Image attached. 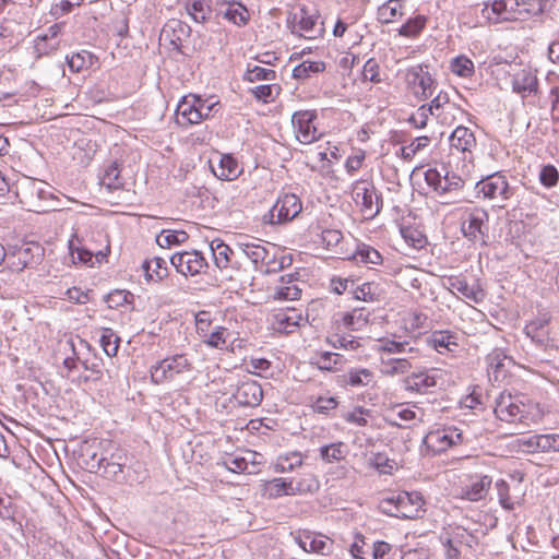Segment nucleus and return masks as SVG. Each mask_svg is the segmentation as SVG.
I'll use <instances>...</instances> for the list:
<instances>
[{
    "mask_svg": "<svg viewBox=\"0 0 559 559\" xmlns=\"http://www.w3.org/2000/svg\"><path fill=\"white\" fill-rule=\"evenodd\" d=\"M218 105L219 102H214L213 98H202L192 94L185 96L176 109V123L182 128L200 123L212 117Z\"/></svg>",
    "mask_w": 559,
    "mask_h": 559,
    "instance_id": "obj_1",
    "label": "nucleus"
},
{
    "mask_svg": "<svg viewBox=\"0 0 559 559\" xmlns=\"http://www.w3.org/2000/svg\"><path fill=\"white\" fill-rule=\"evenodd\" d=\"M481 16L489 24L525 21L532 10L525 1L520 0H491L484 3Z\"/></svg>",
    "mask_w": 559,
    "mask_h": 559,
    "instance_id": "obj_2",
    "label": "nucleus"
},
{
    "mask_svg": "<svg viewBox=\"0 0 559 559\" xmlns=\"http://www.w3.org/2000/svg\"><path fill=\"white\" fill-rule=\"evenodd\" d=\"M192 369L193 364L186 354H175L151 366L150 373L153 383L162 384L175 381L179 377L190 373Z\"/></svg>",
    "mask_w": 559,
    "mask_h": 559,
    "instance_id": "obj_3",
    "label": "nucleus"
},
{
    "mask_svg": "<svg viewBox=\"0 0 559 559\" xmlns=\"http://www.w3.org/2000/svg\"><path fill=\"white\" fill-rule=\"evenodd\" d=\"M352 198L366 218L376 217L383 205L381 193L372 181L357 180L352 187Z\"/></svg>",
    "mask_w": 559,
    "mask_h": 559,
    "instance_id": "obj_4",
    "label": "nucleus"
},
{
    "mask_svg": "<svg viewBox=\"0 0 559 559\" xmlns=\"http://www.w3.org/2000/svg\"><path fill=\"white\" fill-rule=\"evenodd\" d=\"M466 441L462 429L455 426H448L429 431L425 436L423 443L432 454H439Z\"/></svg>",
    "mask_w": 559,
    "mask_h": 559,
    "instance_id": "obj_5",
    "label": "nucleus"
},
{
    "mask_svg": "<svg viewBox=\"0 0 559 559\" xmlns=\"http://www.w3.org/2000/svg\"><path fill=\"white\" fill-rule=\"evenodd\" d=\"M478 194L485 199L497 201L499 207L504 206V202L514 194V189L509 185L508 179L501 173L491 174L476 185Z\"/></svg>",
    "mask_w": 559,
    "mask_h": 559,
    "instance_id": "obj_6",
    "label": "nucleus"
},
{
    "mask_svg": "<svg viewBox=\"0 0 559 559\" xmlns=\"http://www.w3.org/2000/svg\"><path fill=\"white\" fill-rule=\"evenodd\" d=\"M405 81L408 90L418 100L428 99L435 93L436 82L426 64H417L407 69Z\"/></svg>",
    "mask_w": 559,
    "mask_h": 559,
    "instance_id": "obj_7",
    "label": "nucleus"
},
{
    "mask_svg": "<svg viewBox=\"0 0 559 559\" xmlns=\"http://www.w3.org/2000/svg\"><path fill=\"white\" fill-rule=\"evenodd\" d=\"M24 203L29 210L36 213H44L57 210L55 195L49 187L43 181H29L23 188Z\"/></svg>",
    "mask_w": 559,
    "mask_h": 559,
    "instance_id": "obj_8",
    "label": "nucleus"
},
{
    "mask_svg": "<svg viewBox=\"0 0 559 559\" xmlns=\"http://www.w3.org/2000/svg\"><path fill=\"white\" fill-rule=\"evenodd\" d=\"M493 413L499 420L509 424L522 423L527 415V405L521 396L502 392L496 399Z\"/></svg>",
    "mask_w": 559,
    "mask_h": 559,
    "instance_id": "obj_9",
    "label": "nucleus"
},
{
    "mask_svg": "<svg viewBox=\"0 0 559 559\" xmlns=\"http://www.w3.org/2000/svg\"><path fill=\"white\" fill-rule=\"evenodd\" d=\"M302 210L299 198L294 193H286L280 197L272 209L263 215V224L276 225L292 221Z\"/></svg>",
    "mask_w": 559,
    "mask_h": 559,
    "instance_id": "obj_10",
    "label": "nucleus"
},
{
    "mask_svg": "<svg viewBox=\"0 0 559 559\" xmlns=\"http://www.w3.org/2000/svg\"><path fill=\"white\" fill-rule=\"evenodd\" d=\"M384 504L390 507L386 510L391 514L399 518L413 519L417 516L418 511L424 504V500L421 495L417 491H402L385 499Z\"/></svg>",
    "mask_w": 559,
    "mask_h": 559,
    "instance_id": "obj_11",
    "label": "nucleus"
},
{
    "mask_svg": "<svg viewBox=\"0 0 559 559\" xmlns=\"http://www.w3.org/2000/svg\"><path fill=\"white\" fill-rule=\"evenodd\" d=\"M425 181L440 198L461 191L465 183L459 175L448 170L442 174L436 168L425 171Z\"/></svg>",
    "mask_w": 559,
    "mask_h": 559,
    "instance_id": "obj_12",
    "label": "nucleus"
},
{
    "mask_svg": "<svg viewBox=\"0 0 559 559\" xmlns=\"http://www.w3.org/2000/svg\"><path fill=\"white\" fill-rule=\"evenodd\" d=\"M295 542L306 552H313L321 556H330L334 549V542L317 532L299 530L294 535Z\"/></svg>",
    "mask_w": 559,
    "mask_h": 559,
    "instance_id": "obj_13",
    "label": "nucleus"
},
{
    "mask_svg": "<svg viewBox=\"0 0 559 559\" xmlns=\"http://www.w3.org/2000/svg\"><path fill=\"white\" fill-rule=\"evenodd\" d=\"M92 469L99 473L107 479L120 481L123 477L122 454L120 452L111 453L110 456L97 455L94 453L91 462L87 463Z\"/></svg>",
    "mask_w": 559,
    "mask_h": 559,
    "instance_id": "obj_14",
    "label": "nucleus"
},
{
    "mask_svg": "<svg viewBox=\"0 0 559 559\" xmlns=\"http://www.w3.org/2000/svg\"><path fill=\"white\" fill-rule=\"evenodd\" d=\"M170 263L178 273L185 276H195L207 267L205 258L199 251L177 252L171 255Z\"/></svg>",
    "mask_w": 559,
    "mask_h": 559,
    "instance_id": "obj_15",
    "label": "nucleus"
},
{
    "mask_svg": "<svg viewBox=\"0 0 559 559\" xmlns=\"http://www.w3.org/2000/svg\"><path fill=\"white\" fill-rule=\"evenodd\" d=\"M324 32L322 23L318 22V16L310 14L306 9H300L294 14L292 23V33L306 39H314Z\"/></svg>",
    "mask_w": 559,
    "mask_h": 559,
    "instance_id": "obj_16",
    "label": "nucleus"
},
{
    "mask_svg": "<svg viewBox=\"0 0 559 559\" xmlns=\"http://www.w3.org/2000/svg\"><path fill=\"white\" fill-rule=\"evenodd\" d=\"M63 27V23H56L47 28L43 34H39L34 39L33 56L35 60L43 57L50 56L58 50L60 46L59 35Z\"/></svg>",
    "mask_w": 559,
    "mask_h": 559,
    "instance_id": "obj_17",
    "label": "nucleus"
},
{
    "mask_svg": "<svg viewBox=\"0 0 559 559\" xmlns=\"http://www.w3.org/2000/svg\"><path fill=\"white\" fill-rule=\"evenodd\" d=\"M377 352L388 355H402L403 357L417 358L420 349L415 340H401L396 336L383 337L378 341Z\"/></svg>",
    "mask_w": 559,
    "mask_h": 559,
    "instance_id": "obj_18",
    "label": "nucleus"
},
{
    "mask_svg": "<svg viewBox=\"0 0 559 559\" xmlns=\"http://www.w3.org/2000/svg\"><path fill=\"white\" fill-rule=\"evenodd\" d=\"M314 118L316 114L309 110L297 111L293 115L292 123L300 143L310 144L319 139L317 128L313 124Z\"/></svg>",
    "mask_w": 559,
    "mask_h": 559,
    "instance_id": "obj_19",
    "label": "nucleus"
},
{
    "mask_svg": "<svg viewBox=\"0 0 559 559\" xmlns=\"http://www.w3.org/2000/svg\"><path fill=\"white\" fill-rule=\"evenodd\" d=\"M306 321L302 312L295 308L278 310L273 314L272 326L280 333H293L301 323Z\"/></svg>",
    "mask_w": 559,
    "mask_h": 559,
    "instance_id": "obj_20",
    "label": "nucleus"
},
{
    "mask_svg": "<svg viewBox=\"0 0 559 559\" xmlns=\"http://www.w3.org/2000/svg\"><path fill=\"white\" fill-rule=\"evenodd\" d=\"M492 484V479L487 475H473L468 481L461 487L460 496L469 501H479L484 499Z\"/></svg>",
    "mask_w": 559,
    "mask_h": 559,
    "instance_id": "obj_21",
    "label": "nucleus"
},
{
    "mask_svg": "<svg viewBox=\"0 0 559 559\" xmlns=\"http://www.w3.org/2000/svg\"><path fill=\"white\" fill-rule=\"evenodd\" d=\"M190 26L177 19L169 20L160 32V39L168 41L174 49L180 50L182 43L190 36Z\"/></svg>",
    "mask_w": 559,
    "mask_h": 559,
    "instance_id": "obj_22",
    "label": "nucleus"
},
{
    "mask_svg": "<svg viewBox=\"0 0 559 559\" xmlns=\"http://www.w3.org/2000/svg\"><path fill=\"white\" fill-rule=\"evenodd\" d=\"M440 379L436 369L420 371L405 379V388L417 393H426L429 389L435 388Z\"/></svg>",
    "mask_w": 559,
    "mask_h": 559,
    "instance_id": "obj_23",
    "label": "nucleus"
},
{
    "mask_svg": "<svg viewBox=\"0 0 559 559\" xmlns=\"http://www.w3.org/2000/svg\"><path fill=\"white\" fill-rule=\"evenodd\" d=\"M487 218L488 215L485 211L476 210L471 212L462 222V233L473 241L483 240V225Z\"/></svg>",
    "mask_w": 559,
    "mask_h": 559,
    "instance_id": "obj_24",
    "label": "nucleus"
},
{
    "mask_svg": "<svg viewBox=\"0 0 559 559\" xmlns=\"http://www.w3.org/2000/svg\"><path fill=\"white\" fill-rule=\"evenodd\" d=\"M427 343L439 354L455 353L460 345L457 336L450 331H435L427 337Z\"/></svg>",
    "mask_w": 559,
    "mask_h": 559,
    "instance_id": "obj_25",
    "label": "nucleus"
},
{
    "mask_svg": "<svg viewBox=\"0 0 559 559\" xmlns=\"http://www.w3.org/2000/svg\"><path fill=\"white\" fill-rule=\"evenodd\" d=\"M549 322L550 317L543 314L527 323L524 332L538 346H547L550 340L549 331L547 330Z\"/></svg>",
    "mask_w": 559,
    "mask_h": 559,
    "instance_id": "obj_26",
    "label": "nucleus"
},
{
    "mask_svg": "<svg viewBox=\"0 0 559 559\" xmlns=\"http://www.w3.org/2000/svg\"><path fill=\"white\" fill-rule=\"evenodd\" d=\"M235 397L241 405L258 406L263 399V390L255 381H245L238 386Z\"/></svg>",
    "mask_w": 559,
    "mask_h": 559,
    "instance_id": "obj_27",
    "label": "nucleus"
},
{
    "mask_svg": "<svg viewBox=\"0 0 559 559\" xmlns=\"http://www.w3.org/2000/svg\"><path fill=\"white\" fill-rule=\"evenodd\" d=\"M451 148L457 152H472L476 146L474 132L464 126H457L449 138Z\"/></svg>",
    "mask_w": 559,
    "mask_h": 559,
    "instance_id": "obj_28",
    "label": "nucleus"
},
{
    "mask_svg": "<svg viewBox=\"0 0 559 559\" xmlns=\"http://www.w3.org/2000/svg\"><path fill=\"white\" fill-rule=\"evenodd\" d=\"M262 496L267 499H277L283 496H294L290 478L276 477L262 485Z\"/></svg>",
    "mask_w": 559,
    "mask_h": 559,
    "instance_id": "obj_29",
    "label": "nucleus"
},
{
    "mask_svg": "<svg viewBox=\"0 0 559 559\" xmlns=\"http://www.w3.org/2000/svg\"><path fill=\"white\" fill-rule=\"evenodd\" d=\"M538 87L537 76L531 70H521L512 80V88L523 97L535 94Z\"/></svg>",
    "mask_w": 559,
    "mask_h": 559,
    "instance_id": "obj_30",
    "label": "nucleus"
},
{
    "mask_svg": "<svg viewBox=\"0 0 559 559\" xmlns=\"http://www.w3.org/2000/svg\"><path fill=\"white\" fill-rule=\"evenodd\" d=\"M270 243L262 242H250V241H239L236 245L237 250L247 257L258 269L261 264V261H264L267 257V249Z\"/></svg>",
    "mask_w": 559,
    "mask_h": 559,
    "instance_id": "obj_31",
    "label": "nucleus"
},
{
    "mask_svg": "<svg viewBox=\"0 0 559 559\" xmlns=\"http://www.w3.org/2000/svg\"><path fill=\"white\" fill-rule=\"evenodd\" d=\"M294 496L314 493L320 488V481L313 473H302L297 477H289Z\"/></svg>",
    "mask_w": 559,
    "mask_h": 559,
    "instance_id": "obj_32",
    "label": "nucleus"
},
{
    "mask_svg": "<svg viewBox=\"0 0 559 559\" xmlns=\"http://www.w3.org/2000/svg\"><path fill=\"white\" fill-rule=\"evenodd\" d=\"M305 456L301 452L298 451H289L286 453H282L276 457L274 463V471L276 473H292L297 468L304 466Z\"/></svg>",
    "mask_w": 559,
    "mask_h": 559,
    "instance_id": "obj_33",
    "label": "nucleus"
},
{
    "mask_svg": "<svg viewBox=\"0 0 559 559\" xmlns=\"http://www.w3.org/2000/svg\"><path fill=\"white\" fill-rule=\"evenodd\" d=\"M370 313L366 309H354L352 312L343 313L337 325L345 330L361 331L369 323Z\"/></svg>",
    "mask_w": 559,
    "mask_h": 559,
    "instance_id": "obj_34",
    "label": "nucleus"
},
{
    "mask_svg": "<svg viewBox=\"0 0 559 559\" xmlns=\"http://www.w3.org/2000/svg\"><path fill=\"white\" fill-rule=\"evenodd\" d=\"M341 382L353 388L368 386L374 383V374L367 368H352L342 376Z\"/></svg>",
    "mask_w": 559,
    "mask_h": 559,
    "instance_id": "obj_35",
    "label": "nucleus"
},
{
    "mask_svg": "<svg viewBox=\"0 0 559 559\" xmlns=\"http://www.w3.org/2000/svg\"><path fill=\"white\" fill-rule=\"evenodd\" d=\"M346 359L343 355L331 352L318 353L312 358V364L316 365L320 370L335 372L340 370L345 364Z\"/></svg>",
    "mask_w": 559,
    "mask_h": 559,
    "instance_id": "obj_36",
    "label": "nucleus"
},
{
    "mask_svg": "<svg viewBox=\"0 0 559 559\" xmlns=\"http://www.w3.org/2000/svg\"><path fill=\"white\" fill-rule=\"evenodd\" d=\"M326 342L334 348L344 350H357L361 347L360 338L342 332L341 325H337V332L330 335Z\"/></svg>",
    "mask_w": 559,
    "mask_h": 559,
    "instance_id": "obj_37",
    "label": "nucleus"
},
{
    "mask_svg": "<svg viewBox=\"0 0 559 559\" xmlns=\"http://www.w3.org/2000/svg\"><path fill=\"white\" fill-rule=\"evenodd\" d=\"M409 357H393L381 361L382 373L389 377L405 374L412 369Z\"/></svg>",
    "mask_w": 559,
    "mask_h": 559,
    "instance_id": "obj_38",
    "label": "nucleus"
},
{
    "mask_svg": "<svg viewBox=\"0 0 559 559\" xmlns=\"http://www.w3.org/2000/svg\"><path fill=\"white\" fill-rule=\"evenodd\" d=\"M348 453V448L344 442H335L322 445L319 449L320 459L325 463H335L344 460Z\"/></svg>",
    "mask_w": 559,
    "mask_h": 559,
    "instance_id": "obj_39",
    "label": "nucleus"
},
{
    "mask_svg": "<svg viewBox=\"0 0 559 559\" xmlns=\"http://www.w3.org/2000/svg\"><path fill=\"white\" fill-rule=\"evenodd\" d=\"M185 7L197 23L206 22L212 12L209 0H187Z\"/></svg>",
    "mask_w": 559,
    "mask_h": 559,
    "instance_id": "obj_40",
    "label": "nucleus"
},
{
    "mask_svg": "<svg viewBox=\"0 0 559 559\" xmlns=\"http://www.w3.org/2000/svg\"><path fill=\"white\" fill-rule=\"evenodd\" d=\"M142 267L146 276L156 282L164 280L168 275L167 261L159 257L145 261Z\"/></svg>",
    "mask_w": 559,
    "mask_h": 559,
    "instance_id": "obj_41",
    "label": "nucleus"
},
{
    "mask_svg": "<svg viewBox=\"0 0 559 559\" xmlns=\"http://www.w3.org/2000/svg\"><path fill=\"white\" fill-rule=\"evenodd\" d=\"M224 19L237 26H245L249 21V13L241 3H228L224 11H221Z\"/></svg>",
    "mask_w": 559,
    "mask_h": 559,
    "instance_id": "obj_42",
    "label": "nucleus"
},
{
    "mask_svg": "<svg viewBox=\"0 0 559 559\" xmlns=\"http://www.w3.org/2000/svg\"><path fill=\"white\" fill-rule=\"evenodd\" d=\"M403 3L401 0H389L378 8V20L383 24H389L402 15Z\"/></svg>",
    "mask_w": 559,
    "mask_h": 559,
    "instance_id": "obj_43",
    "label": "nucleus"
},
{
    "mask_svg": "<svg viewBox=\"0 0 559 559\" xmlns=\"http://www.w3.org/2000/svg\"><path fill=\"white\" fill-rule=\"evenodd\" d=\"M210 247L216 266L218 269H226L230 263V254L234 253L233 249L219 239H214Z\"/></svg>",
    "mask_w": 559,
    "mask_h": 559,
    "instance_id": "obj_44",
    "label": "nucleus"
},
{
    "mask_svg": "<svg viewBox=\"0 0 559 559\" xmlns=\"http://www.w3.org/2000/svg\"><path fill=\"white\" fill-rule=\"evenodd\" d=\"M325 70L323 61L304 60L293 70V78L297 80H306L312 74L321 73Z\"/></svg>",
    "mask_w": 559,
    "mask_h": 559,
    "instance_id": "obj_45",
    "label": "nucleus"
},
{
    "mask_svg": "<svg viewBox=\"0 0 559 559\" xmlns=\"http://www.w3.org/2000/svg\"><path fill=\"white\" fill-rule=\"evenodd\" d=\"M450 287L474 302H480L484 298L481 289L469 286L466 281L461 278H451Z\"/></svg>",
    "mask_w": 559,
    "mask_h": 559,
    "instance_id": "obj_46",
    "label": "nucleus"
},
{
    "mask_svg": "<svg viewBox=\"0 0 559 559\" xmlns=\"http://www.w3.org/2000/svg\"><path fill=\"white\" fill-rule=\"evenodd\" d=\"M121 165L118 162L111 163L102 177V183L109 190H117L123 187V180L120 176Z\"/></svg>",
    "mask_w": 559,
    "mask_h": 559,
    "instance_id": "obj_47",
    "label": "nucleus"
},
{
    "mask_svg": "<svg viewBox=\"0 0 559 559\" xmlns=\"http://www.w3.org/2000/svg\"><path fill=\"white\" fill-rule=\"evenodd\" d=\"M189 236L183 230H162L156 237V242L162 248H170L186 242Z\"/></svg>",
    "mask_w": 559,
    "mask_h": 559,
    "instance_id": "obj_48",
    "label": "nucleus"
},
{
    "mask_svg": "<svg viewBox=\"0 0 559 559\" xmlns=\"http://www.w3.org/2000/svg\"><path fill=\"white\" fill-rule=\"evenodd\" d=\"M99 343L108 357H114L118 353L120 337L109 328H103L99 337Z\"/></svg>",
    "mask_w": 559,
    "mask_h": 559,
    "instance_id": "obj_49",
    "label": "nucleus"
},
{
    "mask_svg": "<svg viewBox=\"0 0 559 559\" xmlns=\"http://www.w3.org/2000/svg\"><path fill=\"white\" fill-rule=\"evenodd\" d=\"M354 259L356 260V262H361L366 264L378 265L382 263V255L380 254V252L368 245L359 246L354 254Z\"/></svg>",
    "mask_w": 559,
    "mask_h": 559,
    "instance_id": "obj_50",
    "label": "nucleus"
},
{
    "mask_svg": "<svg viewBox=\"0 0 559 559\" xmlns=\"http://www.w3.org/2000/svg\"><path fill=\"white\" fill-rule=\"evenodd\" d=\"M219 173L216 176L223 180H231L239 174L238 164L230 155H223L218 165Z\"/></svg>",
    "mask_w": 559,
    "mask_h": 559,
    "instance_id": "obj_51",
    "label": "nucleus"
},
{
    "mask_svg": "<svg viewBox=\"0 0 559 559\" xmlns=\"http://www.w3.org/2000/svg\"><path fill=\"white\" fill-rule=\"evenodd\" d=\"M223 465L233 473H255L249 468V457L245 455H230L223 461Z\"/></svg>",
    "mask_w": 559,
    "mask_h": 559,
    "instance_id": "obj_52",
    "label": "nucleus"
},
{
    "mask_svg": "<svg viewBox=\"0 0 559 559\" xmlns=\"http://www.w3.org/2000/svg\"><path fill=\"white\" fill-rule=\"evenodd\" d=\"M251 92L258 100L266 104L275 100L280 95L281 86L278 84H263L255 86Z\"/></svg>",
    "mask_w": 559,
    "mask_h": 559,
    "instance_id": "obj_53",
    "label": "nucleus"
},
{
    "mask_svg": "<svg viewBox=\"0 0 559 559\" xmlns=\"http://www.w3.org/2000/svg\"><path fill=\"white\" fill-rule=\"evenodd\" d=\"M425 25L426 17L417 15L403 24L399 29V34L405 37H415L424 29Z\"/></svg>",
    "mask_w": 559,
    "mask_h": 559,
    "instance_id": "obj_54",
    "label": "nucleus"
},
{
    "mask_svg": "<svg viewBox=\"0 0 559 559\" xmlns=\"http://www.w3.org/2000/svg\"><path fill=\"white\" fill-rule=\"evenodd\" d=\"M465 111L460 108L456 104L454 105H445V107L441 108L440 112H437L435 118L442 124H452L457 119L459 116L462 117Z\"/></svg>",
    "mask_w": 559,
    "mask_h": 559,
    "instance_id": "obj_55",
    "label": "nucleus"
},
{
    "mask_svg": "<svg viewBox=\"0 0 559 559\" xmlns=\"http://www.w3.org/2000/svg\"><path fill=\"white\" fill-rule=\"evenodd\" d=\"M537 452H559V435L547 433L537 435L536 439Z\"/></svg>",
    "mask_w": 559,
    "mask_h": 559,
    "instance_id": "obj_56",
    "label": "nucleus"
},
{
    "mask_svg": "<svg viewBox=\"0 0 559 559\" xmlns=\"http://www.w3.org/2000/svg\"><path fill=\"white\" fill-rule=\"evenodd\" d=\"M451 70L462 78H469L474 74V63L465 56H459L451 62Z\"/></svg>",
    "mask_w": 559,
    "mask_h": 559,
    "instance_id": "obj_57",
    "label": "nucleus"
},
{
    "mask_svg": "<svg viewBox=\"0 0 559 559\" xmlns=\"http://www.w3.org/2000/svg\"><path fill=\"white\" fill-rule=\"evenodd\" d=\"M496 488L498 492L499 503L501 504V507L506 510H513L515 501L510 495L509 484L506 480L500 479L496 483Z\"/></svg>",
    "mask_w": 559,
    "mask_h": 559,
    "instance_id": "obj_58",
    "label": "nucleus"
},
{
    "mask_svg": "<svg viewBox=\"0 0 559 559\" xmlns=\"http://www.w3.org/2000/svg\"><path fill=\"white\" fill-rule=\"evenodd\" d=\"M538 179L545 188H552L559 181V171L554 165H545L539 171Z\"/></svg>",
    "mask_w": 559,
    "mask_h": 559,
    "instance_id": "obj_59",
    "label": "nucleus"
},
{
    "mask_svg": "<svg viewBox=\"0 0 559 559\" xmlns=\"http://www.w3.org/2000/svg\"><path fill=\"white\" fill-rule=\"evenodd\" d=\"M338 405L333 396H319L311 405L313 412L318 414L329 415Z\"/></svg>",
    "mask_w": 559,
    "mask_h": 559,
    "instance_id": "obj_60",
    "label": "nucleus"
},
{
    "mask_svg": "<svg viewBox=\"0 0 559 559\" xmlns=\"http://www.w3.org/2000/svg\"><path fill=\"white\" fill-rule=\"evenodd\" d=\"M353 293L358 300L374 301L378 297V286L373 283H364L354 288Z\"/></svg>",
    "mask_w": 559,
    "mask_h": 559,
    "instance_id": "obj_61",
    "label": "nucleus"
},
{
    "mask_svg": "<svg viewBox=\"0 0 559 559\" xmlns=\"http://www.w3.org/2000/svg\"><path fill=\"white\" fill-rule=\"evenodd\" d=\"M228 336L229 332L226 328L216 326V329L209 335V337L204 342L211 347L223 348L227 343Z\"/></svg>",
    "mask_w": 559,
    "mask_h": 559,
    "instance_id": "obj_62",
    "label": "nucleus"
},
{
    "mask_svg": "<svg viewBox=\"0 0 559 559\" xmlns=\"http://www.w3.org/2000/svg\"><path fill=\"white\" fill-rule=\"evenodd\" d=\"M362 79H364V81H369L372 83L381 82L380 67H379V63L373 58H370L364 64Z\"/></svg>",
    "mask_w": 559,
    "mask_h": 559,
    "instance_id": "obj_63",
    "label": "nucleus"
},
{
    "mask_svg": "<svg viewBox=\"0 0 559 559\" xmlns=\"http://www.w3.org/2000/svg\"><path fill=\"white\" fill-rule=\"evenodd\" d=\"M370 464L374 466L380 473L390 474L395 464L383 453H373L370 457Z\"/></svg>",
    "mask_w": 559,
    "mask_h": 559,
    "instance_id": "obj_64",
    "label": "nucleus"
}]
</instances>
